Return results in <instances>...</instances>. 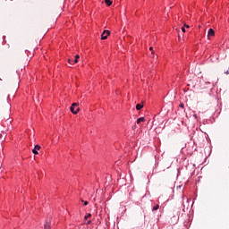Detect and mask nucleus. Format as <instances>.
<instances>
[{
	"label": "nucleus",
	"mask_w": 229,
	"mask_h": 229,
	"mask_svg": "<svg viewBox=\"0 0 229 229\" xmlns=\"http://www.w3.org/2000/svg\"><path fill=\"white\" fill-rule=\"evenodd\" d=\"M184 106H185V105H184L183 103H181V104H180V107H181V108H183Z\"/></svg>",
	"instance_id": "obj_12"
},
{
	"label": "nucleus",
	"mask_w": 229,
	"mask_h": 229,
	"mask_svg": "<svg viewBox=\"0 0 229 229\" xmlns=\"http://www.w3.org/2000/svg\"><path fill=\"white\" fill-rule=\"evenodd\" d=\"M185 26V28H189V25H184Z\"/></svg>",
	"instance_id": "obj_17"
},
{
	"label": "nucleus",
	"mask_w": 229,
	"mask_h": 229,
	"mask_svg": "<svg viewBox=\"0 0 229 229\" xmlns=\"http://www.w3.org/2000/svg\"><path fill=\"white\" fill-rule=\"evenodd\" d=\"M45 229H51V225L49 223H46Z\"/></svg>",
	"instance_id": "obj_9"
},
{
	"label": "nucleus",
	"mask_w": 229,
	"mask_h": 229,
	"mask_svg": "<svg viewBox=\"0 0 229 229\" xmlns=\"http://www.w3.org/2000/svg\"><path fill=\"white\" fill-rule=\"evenodd\" d=\"M144 121H146V118H144V117H140V118L137 120V124H140V123H144Z\"/></svg>",
	"instance_id": "obj_6"
},
{
	"label": "nucleus",
	"mask_w": 229,
	"mask_h": 229,
	"mask_svg": "<svg viewBox=\"0 0 229 229\" xmlns=\"http://www.w3.org/2000/svg\"><path fill=\"white\" fill-rule=\"evenodd\" d=\"M105 3L107 6H112V1L111 0H105Z\"/></svg>",
	"instance_id": "obj_8"
},
{
	"label": "nucleus",
	"mask_w": 229,
	"mask_h": 229,
	"mask_svg": "<svg viewBox=\"0 0 229 229\" xmlns=\"http://www.w3.org/2000/svg\"><path fill=\"white\" fill-rule=\"evenodd\" d=\"M149 51H152V53H153V47H149Z\"/></svg>",
	"instance_id": "obj_14"
},
{
	"label": "nucleus",
	"mask_w": 229,
	"mask_h": 229,
	"mask_svg": "<svg viewBox=\"0 0 229 229\" xmlns=\"http://www.w3.org/2000/svg\"><path fill=\"white\" fill-rule=\"evenodd\" d=\"M70 110H71L72 114H78V112H80V104L73 103L72 105V106L70 107Z\"/></svg>",
	"instance_id": "obj_1"
},
{
	"label": "nucleus",
	"mask_w": 229,
	"mask_h": 229,
	"mask_svg": "<svg viewBox=\"0 0 229 229\" xmlns=\"http://www.w3.org/2000/svg\"><path fill=\"white\" fill-rule=\"evenodd\" d=\"M194 117H198V115L194 114Z\"/></svg>",
	"instance_id": "obj_18"
},
{
	"label": "nucleus",
	"mask_w": 229,
	"mask_h": 229,
	"mask_svg": "<svg viewBox=\"0 0 229 229\" xmlns=\"http://www.w3.org/2000/svg\"><path fill=\"white\" fill-rule=\"evenodd\" d=\"M38 150H40V146L39 145H35L34 149L32 150V153L34 155H38Z\"/></svg>",
	"instance_id": "obj_5"
},
{
	"label": "nucleus",
	"mask_w": 229,
	"mask_h": 229,
	"mask_svg": "<svg viewBox=\"0 0 229 229\" xmlns=\"http://www.w3.org/2000/svg\"><path fill=\"white\" fill-rule=\"evenodd\" d=\"M157 208H160L159 205H156L153 208L152 211L155 212V210H157Z\"/></svg>",
	"instance_id": "obj_10"
},
{
	"label": "nucleus",
	"mask_w": 229,
	"mask_h": 229,
	"mask_svg": "<svg viewBox=\"0 0 229 229\" xmlns=\"http://www.w3.org/2000/svg\"><path fill=\"white\" fill-rule=\"evenodd\" d=\"M182 33H185V27L182 28Z\"/></svg>",
	"instance_id": "obj_13"
},
{
	"label": "nucleus",
	"mask_w": 229,
	"mask_h": 229,
	"mask_svg": "<svg viewBox=\"0 0 229 229\" xmlns=\"http://www.w3.org/2000/svg\"><path fill=\"white\" fill-rule=\"evenodd\" d=\"M80 58V55H76L74 59H68V64L71 65H73V64H78V59Z\"/></svg>",
	"instance_id": "obj_3"
},
{
	"label": "nucleus",
	"mask_w": 229,
	"mask_h": 229,
	"mask_svg": "<svg viewBox=\"0 0 229 229\" xmlns=\"http://www.w3.org/2000/svg\"><path fill=\"white\" fill-rule=\"evenodd\" d=\"M84 205L85 206L89 205V202L88 201H84Z\"/></svg>",
	"instance_id": "obj_15"
},
{
	"label": "nucleus",
	"mask_w": 229,
	"mask_h": 229,
	"mask_svg": "<svg viewBox=\"0 0 229 229\" xmlns=\"http://www.w3.org/2000/svg\"><path fill=\"white\" fill-rule=\"evenodd\" d=\"M109 35H110V30H104L102 35H101V39L102 40H106V38H108Z\"/></svg>",
	"instance_id": "obj_2"
},
{
	"label": "nucleus",
	"mask_w": 229,
	"mask_h": 229,
	"mask_svg": "<svg viewBox=\"0 0 229 229\" xmlns=\"http://www.w3.org/2000/svg\"><path fill=\"white\" fill-rule=\"evenodd\" d=\"M142 108H144L143 105H141V104L136 105V110H142Z\"/></svg>",
	"instance_id": "obj_7"
},
{
	"label": "nucleus",
	"mask_w": 229,
	"mask_h": 229,
	"mask_svg": "<svg viewBox=\"0 0 229 229\" xmlns=\"http://www.w3.org/2000/svg\"><path fill=\"white\" fill-rule=\"evenodd\" d=\"M89 217H92V215L89 213V214H88L85 217H84V219H89Z\"/></svg>",
	"instance_id": "obj_11"
},
{
	"label": "nucleus",
	"mask_w": 229,
	"mask_h": 229,
	"mask_svg": "<svg viewBox=\"0 0 229 229\" xmlns=\"http://www.w3.org/2000/svg\"><path fill=\"white\" fill-rule=\"evenodd\" d=\"M90 223H92V221L89 220V221L87 222V225H90Z\"/></svg>",
	"instance_id": "obj_16"
},
{
	"label": "nucleus",
	"mask_w": 229,
	"mask_h": 229,
	"mask_svg": "<svg viewBox=\"0 0 229 229\" xmlns=\"http://www.w3.org/2000/svg\"><path fill=\"white\" fill-rule=\"evenodd\" d=\"M214 35H216L214 29H209L208 31V38H210V37H214Z\"/></svg>",
	"instance_id": "obj_4"
}]
</instances>
